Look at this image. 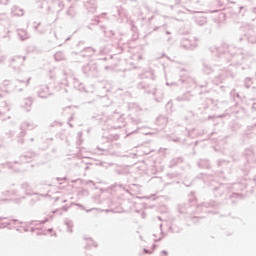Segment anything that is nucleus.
Wrapping results in <instances>:
<instances>
[{
  "mask_svg": "<svg viewBox=\"0 0 256 256\" xmlns=\"http://www.w3.org/2000/svg\"><path fill=\"white\" fill-rule=\"evenodd\" d=\"M37 95L40 99H47V97H49V86H39L37 89Z\"/></svg>",
  "mask_w": 256,
  "mask_h": 256,
  "instance_id": "f257e3e1",
  "label": "nucleus"
},
{
  "mask_svg": "<svg viewBox=\"0 0 256 256\" xmlns=\"http://www.w3.org/2000/svg\"><path fill=\"white\" fill-rule=\"evenodd\" d=\"M5 201H7V199H1L0 198V205H1V203H5Z\"/></svg>",
  "mask_w": 256,
  "mask_h": 256,
  "instance_id": "393cba45",
  "label": "nucleus"
},
{
  "mask_svg": "<svg viewBox=\"0 0 256 256\" xmlns=\"http://www.w3.org/2000/svg\"><path fill=\"white\" fill-rule=\"evenodd\" d=\"M22 189L25 191V193L27 195H30L31 194V184H29V182H24L22 185H21Z\"/></svg>",
  "mask_w": 256,
  "mask_h": 256,
  "instance_id": "6e6552de",
  "label": "nucleus"
},
{
  "mask_svg": "<svg viewBox=\"0 0 256 256\" xmlns=\"http://www.w3.org/2000/svg\"><path fill=\"white\" fill-rule=\"evenodd\" d=\"M3 217H0V229H3L9 225H13L14 223H19V220L17 219H13V220H10L9 222H4V223H1V221H3Z\"/></svg>",
  "mask_w": 256,
  "mask_h": 256,
  "instance_id": "423d86ee",
  "label": "nucleus"
},
{
  "mask_svg": "<svg viewBox=\"0 0 256 256\" xmlns=\"http://www.w3.org/2000/svg\"><path fill=\"white\" fill-rule=\"evenodd\" d=\"M1 5H7L9 3V0H0Z\"/></svg>",
  "mask_w": 256,
  "mask_h": 256,
  "instance_id": "6ab92c4d",
  "label": "nucleus"
},
{
  "mask_svg": "<svg viewBox=\"0 0 256 256\" xmlns=\"http://www.w3.org/2000/svg\"><path fill=\"white\" fill-rule=\"evenodd\" d=\"M5 19H7V14L6 13L0 14V21H5Z\"/></svg>",
  "mask_w": 256,
  "mask_h": 256,
  "instance_id": "2eb2a0df",
  "label": "nucleus"
},
{
  "mask_svg": "<svg viewBox=\"0 0 256 256\" xmlns=\"http://www.w3.org/2000/svg\"><path fill=\"white\" fill-rule=\"evenodd\" d=\"M22 107L25 109V111H31V105H33V99L31 98H26L22 102Z\"/></svg>",
  "mask_w": 256,
  "mask_h": 256,
  "instance_id": "39448f33",
  "label": "nucleus"
},
{
  "mask_svg": "<svg viewBox=\"0 0 256 256\" xmlns=\"http://www.w3.org/2000/svg\"><path fill=\"white\" fill-rule=\"evenodd\" d=\"M20 135H21V137H23L25 135V132H23V130H21Z\"/></svg>",
  "mask_w": 256,
  "mask_h": 256,
  "instance_id": "bb28decb",
  "label": "nucleus"
},
{
  "mask_svg": "<svg viewBox=\"0 0 256 256\" xmlns=\"http://www.w3.org/2000/svg\"><path fill=\"white\" fill-rule=\"evenodd\" d=\"M144 253L151 254V253H153V251H150V250H147L146 248H144Z\"/></svg>",
  "mask_w": 256,
  "mask_h": 256,
  "instance_id": "5701e85b",
  "label": "nucleus"
},
{
  "mask_svg": "<svg viewBox=\"0 0 256 256\" xmlns=\"http://www.w3.org/2000/svg\"><path fill=\"white\" fill-rule=\"evenodd\" d=\"M160 227H163V224H160Z\"/></svg>",
  "mask_w": 256,
  "mask_h": 256,
  "instance_id": "e433bc0d",
  "label": "nucleus"
},
{
  "mask_svg": "<svg viewBox=\"0 0 256 256\" xmlns=\"http://www.w3.org/2000/svg\"><path fill=\"white\" fill-rule=\"evenodd\" d=\"M18 143H23V139L18 140Z\"/></svg>",
  "mask_w": 256,
  "mask_h": 256,
  "instance_id": "7c9ffc66",
  "label": "nucleus"
},
{
  "mask_svg": "<svg viewBox=\"0 0 256 256\" xmlns=\"http://www.w3.org/2000/svg\"><path fill=\"white\" fill-rule=\"evenodd\" d=\"M160 256H167V251L163 250V251L160 253Z\"/></svg>",
  "mask_w": 256,
  "mask_h": 256,
  "instance_id": "4be33fe9",
  "label": "nucleus"
},
{
  "mask_svg": "<svg viewBox=\"0 0 256 256\" xmlns=\"http://www.w3.org/2000/svg\"><path fill=\"white\" fill-rule=\"evenodd\" d=\"M3 61H5V57H4V56H2V57L0 58V63H3Z\"/></svg>",
  "mask_w": 256,
  "mask_h": 256,
  "instance_id": "b1692460",
  "label": "nucleus"
},
{
  "mask_svg": "<svg viewBox=\"0 0 256 256\" xmlns=\"http://www.w3.org/2000/svg\"><path fill=\"white\" fill-rule=\"evenodd\" d=\"M91 245H95V242H94L91 238H89V239H87V245H86V248L91 247Z\"/></svg>",
  "mask_w": 256,
  "mask_h": 256,
  "instance_id": "4468645a",
  "label": "nucleus"
},
{
  "mask_svg": "<svg viewBox=\"0 0 256 256\" xmlns=\"http://www.w3.org/2000/svg\"><path fill=\"white\" fill-rule=\"evenodd\" d=\"M21 129H33V123L23 122L22 125H21Z\"/></svg>",
  "mask_w": 256,
  "mask_h": 256,
  "instance_id": "9b49d317",
  "label": "nucleus"
},
{
  "mask_svg": "<svg viewBox=\"0 0 256 256\" xmlns=\"http://www.w3.org/2000/svg\"><path fill=\"white\" fill-rule=\"evenodd\" d=\"M9 85H11V81L10 80H4L3 81V86L4 87H9Z\"/></svg>",
  "mask_w": 256,
  "mask_h": 256,
  "instance_id": "dca6fc26",
  "label": "nucleus"
},
{
  "mask_svg": "<svg viewBox=\"0 0 256 256\" xmlns=\"http://www.w3.org/2000/svg\"><path fill=\"white\" fill-rule=\"evenodd\" d=\"M54 6L58 7L57 11L59 12L61 9H63V2L61 0H56L54 1Z\"/></svg>",
  "mask_w": 256,
  "mask_h": 256,
  "instance_id": "f8f14e48",
  "label": "nucleus"
},
{
  "mask_svg": "<svg viewBox=\"0 0 256 256\" xmlns=\"http://www.w3.org/2000/svg\"><path fill=\"white\" fill-rule=\"evenodd\" d=\"M8 135H9V137H15V131H10V132L8 133Z\"/></svg>",
  "mask_w": 256,
  "mask_h": 256,
  "instance_id": "412c9836",
  "label": "nucleus"
},
{
  "mask_svg": "<svg viewBox=\"0 0 256 256\" xmlns=\"http://www.w3.org/2000/svg\"><path fill=\"white\" fill-rule=\"evenodd\" d=\"M51 231H53V229H48V232L51 233Z\"/></svg>",
  "mask_w": 256,
  "mask_h": 256,
  "instance_id": "2f4dec72",
  "label": "nucleus"
},
{
  "mask_svg": "<svg viewBox=\"0 0 256 256\" xmlns=\"http://www.w3.org/2000/svg\"><path fill=\"white\" fill-rule=\"evenodd\" d=\"M18 37H20L22 41H25V39H29V34L27 30L20 29L18 30Z\"/></svg>",
  "mask_w": 256,
  "mask_h": 256,
  "instance_id": "0eeeda50",
  "label": "nucleus"
},
{
  "mask_svg": "<svg viewBox=\"0 0 256 256\" xmlns=\"http://www.w3.org/2000/svg\"><path fill=\"white\" fill-rule=\"evenodd\" d=\"M89 183H93V181L90 180Z\"/></svg>",
  "mask_w": 256,
  "mask_h": 256,
  "instance_id": "c9c22d12",
  "label": "nucleus"
},
{
  "mask_svg": "<svg viewBox=\"0 0 256 256\" xmlns=\"http://www.w3.org/2000/svg\"><path fill=\"white\" fill-rule=\"evenodd\" d=\"M86 7H87V8H89V3H88V4H86Z\"/></svg>",
  "mask_w": 256,
  "mask_h": 256,
  "instance_id": "72a5a7b5",
  "label": "nucleus"
},
{
  "mask_svg": "<svg viewBox=\"0 0 256 256\" xmlns=\"http://www.w3.org/2000/svg\"><path fill=\"white\" fill-rule=\"evenodd\" d=\"M89 11L93 13V11H95V6L93 8H90Z\"/></svg>",
  "mask_w": 256,
  "mask_h": 256,
  "instance_id": "cd10ccee",
  "label": "nucleus"
},
{
  "mask_svg": "<svg viewBox=\"0 0 256 256\" xmlns=\"http://www.w3.org/2000/svg\"><path fill=\"white\" fill-rule=\"evenodd\" d=\"M154 241H161V238H159V239H155Z\"/></svg>",
  "mask_w": 256,
  "mask_h": 256,
  "instance_id": "473e14b6",
  "label": "nucleus"
},
{
  "mask_svg": "<svg viewBox=\"0 0 256 256\" xmlns=\"http://www.w3.org/2000/svg\"><path fill=\"white\" fill-rule=\"evenodd\" d=\"M11 15L13 17H23V15H25V10L19 8V6H13L11 9Z\"/></svg>",
  "mask_w": 256,
  "mask_h": 256,
  "instance_id": "20e7f679",
  "label": "nucleus"
},
{
  "mask_svg": "<svg viewBox=\"0 0 256 256\" xmlns=\"http://www.w3.org/2000/svg\"><path fill=\"white\" fill-rule=\"evenodd\" d=\"M159 221H161V217H158Z\"/></svg>",
  "mask_w": 256,
  "mask_h": 256,
  "instance_id": "f704fd0d",
  "label": "nucleus"
},
{
  "mask_svg": "<svg viewBox=\"0 0 256 256\" xmlns=\"http://www.w3.org/2000/svg\"><path fill=\"white\" fill-rule=\"evenodd\" d=\"M250 43H255V40H253L252 38H249Z\"/></svg>",
  "mask_w": 256,
  "mask_h": 256,
  "instance_id": "c85d7f7f",
  "label": "nucleus"
},
{
  "mask_svg": "<svg viewBox=\"0 0 256 256\" xmlns=\"http://www.w3.org/2000/svg\"><path fill=\"white\" fill-rule=\"evenodd\" d=\"M54 59L55 61H64L65 54H63V52H57L56 54H54Z\"/></svg>",
  "mask_w": 256,
  "mask_h": 256,
  "instance_id": "9d476101",
  "label": "nucleus"
},
{
  "mask_svg": "<svg viewBox=\"0 0 256 256\" xmlns=\"http://www.w3.org/2000/svg\"><path fill=\"white\" fill-rule=\"evenodd\" d=\"M185 47H187L188 49H195V47H197V42H194L193 44H185Z\"/></svg>",
  "mask_w": 256,
  "mask_h": 256,
  "instance_id": "ddd939ff",
  "label": "nucleus"
},
{
  "mask_svg": "<svg viewBox=\"0 0 256 256\" xmlns=\"http://www.w3.org/2000/svg\"><path fill=\"white\" fill-rule=\"evenodd\" d=\"M9 111H10L9 106L0 108V119L2 121H7V119H11V114L9 113Z\"/></svg>",
  "mask_w": 256,
  "mask_h": 256,
  "instance_id": "7ed1b4c3",
  "label": "nucleus"
},
{
  "mask_svg": "<svg viewBox=\"0 0 256 256\" xmlns=\"http://www.w3.org/2000/svg\"><path fill=\"white\" fill-rule=\"evenodd\" d=\"M91 211H99V209L97 208L88 209L86 210V213H91Z\"/></svg>",
  "mask_w": 256,
  "mask_h": 256,
  "instance_id": "aec40b11",
  "label": "nucleus"
},
{
  "mask_svg": "<svg viewBox=\"0 0 256 256\" xmlns=\"http://www.w3.org/2000/svg\"><path fill=\"white\" fill-rule=\"evenodd\" d=\"M36 223H47V219L44 221H36Z\"/></svg>",
  "mask_w": 256,
  "mask_h": 256,
  "instance_id": "a878e982",
  "label": "nucleus"
},
{
  "mask_svg": "<svg viewBox=\"0 0 256 256\" xmlns=\"http://www.w3.org/2000/svg\"><path fill=\"white\" fill-rule=\"evenodd\" d=\"M29 81L30 79H28L27 81H20V83L23 85V87H27L29 85Z\"/></svg>",
  "mask_w": 256,
  "mask_h": 256,
  "instance_id": "a211bd4d",
  "label": "nucleus"
},
{
  "mask_svg": "<svg viewBox=\"0 0 256 256\" xmlns=\"http://www.w3.org/2000/svg\"><path fill=\"white\" fill-rule=\"evenodd\" d=\"M64 223H65V225H66V227H67L68 233H72V231H73V221H71V220H69V219H66V220L64 221Z\"/></svg>",
  "mask_w": 256,
  "mask_h": 256,
  "instance_id": "1a4fd4ad",
  "label": "nucleus"
},
{
  "mask_svg": "<svg viewBox=\"0 0 256 256\" xmlns=\"http://www.w3.org/2000/svg\"><path fill=\"white\" fill-rule=\"evenodd\" d=\"M78 207H81L82 209H85V207H83V205L81 204H77Z\"/></svg>",
  "mask_w": 256,
  "mask_h": 256,
  "instance_id": "c756f323",
  "label": "nucleus"
},
{
  "mask_svg": "<svg viewBox=\"0 0 256 256\" xmlns=\"http://www.w3.org/2000/svg\"><path fill=\"white\" fill-rule=\"evenodd\" d=\"M24 61L25 57L16 56L11 59V67H13V69H19V67L23 65Z\"/></svg>",
  "mask_w": 256,
  "mask_h": 256,
  "instance_id": "f03ea898",
  "label": "nucleus"
},
{
  "mask_svg": "<svg viewBox=\"0 0 256 256\" xmlns=\"http://www.w3.org/2000/svg\"><path fill=\"white\" fill-rule=\"evenodd\" d=\"M204 73L206 74L211 73V68H209L208 66H204Z\"/></svg>",
  "mask_w": 256,
  "mask_h": 256,
  "instance_id": "f3484780",
  "label": "nucleus"
}]
</instances>
